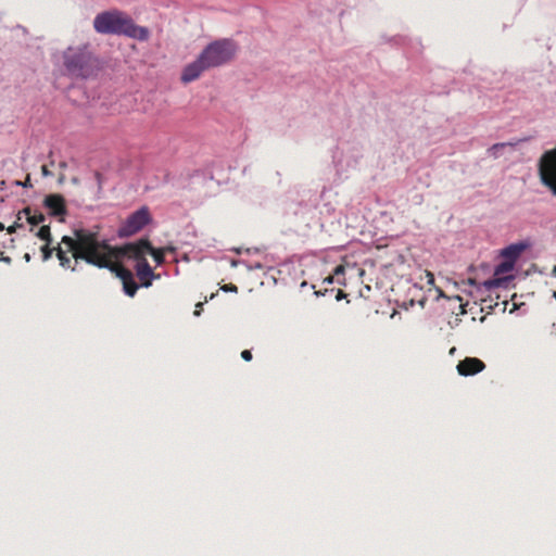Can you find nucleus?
<instances>
[{"instance_id": "nucleus-10", "label": "nucleus", "mask_w": 556, "mask_h": 556, "mask_svg": "<svg viewBox=\"0 0 556 556\" xmlns=\"http://www.w3.org/2000/svg\"><path fill=\"white\" fill-rule=\"evenodd\" d=\"M135 270H137L138 280L142 287L148 288L151 286V281L154 278L153 269L149 266L148 262L137 263L135 266Z\"/></svg>"}, {"instance_id": "nucleus-15", "label": "nucleus", "mask_w": 556, "mask_h": 556, "mask_svg": "<svg viewBox=\"0 0 556 556\" xmlns=\"http://www.w3.org/2000/svg\"><path fill=\"white\" fill-rule=\"evenodd\" d=\"M514 144L510 142H497L488 149V154L490 156L497 159L501 156V151H503L505 148H513Z\"/></svg>"}, {"instance_id": "nucleus-19", "label": "nucleus", "mask_w": 556, "mask_h": 556, "mask_svg": "<svg viewBox=\"0 0 556 556\" xmlns=\"http://www.w3.org/2000/svg\"><path fill=\"white\" fill-rule=\"evenodd\" d=\"M241 358H243L244 362H251V359H253V355L251 354V351L243 350L241 351Z\"/></svg>"}, {"instance_id": "nucleus-23", "label": "nucleus", "mask_w": 556, "mask_h": 556, "mask_svg": "<svg viewBox=\"0 0 556 556\" xmlns=\"http://www.w3.org/2000/svg\"><path fill=\"white\" fill-rule=\"evenodd\" d=\"M426 278H428V285H433V275L431 271H426Z\"/></svg>"}, {"instance_id": "nucleus-27", "label": "nucleus", "mask_w": 556, "mask_h": 556, "mask_svg": "<svg viewBox=\"0 0 556 556\" xmlns=\"http://www.w3.org/2000/svg\"><path fill=\"white\" fill-rule=\"evenodd\" d=\"M18 185H21V186H23L25 188L30 187L31 184L29 182V177H27V179H25L24 182H18Z\"/></svg>"}, {"instance_id": "nucleus-3", "label": "nucleus", "mask_w": 556, "mask_h": 556, "mask_svg": "<svg viewBox=\"0 0 556 556\" xmlns=\"http://www.w3.org/2000/svg\"><path fill=\"white\" fill-rule=\"evenodd\" d=\"M93 28L99 34L126 36L138 41L149 38L148 28L136 25L131 17L118 11L102 12L94 16Z\"/></svg>"}, {"instance_id": "nucleus-9", "label": "nucleus", "mask_w": 556, "mask_h": 556, "mask_svg": "<svg viewBox=\"0 0 556 556\" xmlns=\"http://www.w3.org/2000/svg\"><path fill=\"white\" fill-rule=\"evenodd\" d=\"M484 368L485 365L482 363L481 359L477 357H466L459 361L458 366H456L459 376L465 377L477 375L481 372Z\"/></svg>"}, {"instance_id": "nucleus-22", "label": "nucleus", "mask_w": 556, "mask_h": 556, "mask_svg": "<svg viewBox=\"0 0 556 556\" xmlns=\"http://www.w3.org/2000/svg\"><path fill=\"white\" fill-rule=\"evenodd\" d=\"M0 262H4V263H7V264H10V263H11V258H10V256H5V255H3V252H1V250H0Z\"/></svg>"}, {"instance_id": "nucleus-14", "label": "nucleus", "mask_w": 556, "mask_h": 556, "mask_svg": "<svg viewBox=\"0 0 556 556\" xmlns=\"http://www.w3.org/2000/svg\"><path fill=\"white\" fill-rule=\"evenodd\" d=\"M175 249L172 247H165L162 249H153L152 252L148 253V255H151L153 257V261H155L156 265H162L164 263V254L166 252H172Z\"/></svg>"}, {"instance_id": "nucleus-11", "label": "nucleus", "mask_w": 556, "mask_h": 556, "mask_svg": "<svg viewBox=\"0 0 556 556\" xmlns=\"http://www.w3.org/2000/svg\"><path fill=\"white\" fill-rule=\"evenodd\" d=\"M513 268H514L513 261L501 262L500 265L496 266V269H494V277H496V278H494L493 280H490L489 282H486V285L490 287L498 286V283L501 282V276L510 273L513 270Z\"/></svg>"}, {"instance_id": "nucleus-24", "label": "nucleus", "mask_w": 556, "mask_h": 556, "mask_svg": "<svg viewBox=\"0 0 556 556\" xmlns=\"http://www.w3.org/2000/svg\"><path fill=\"white\" fill-rule=\"evenodd\" d=\"M41 175L43 176H51V173L48 170L47 165L41 166Z\"/></svg>"}, {"instance_id": "nucleus-17", "label": "nucleus", "mask_w": 556, "mask_h": 556, "mask_svg": "<svg viewBox=\"0 0 556 556\" xmlns=\"http://www.w3.org/2000/svg\"><path fill=\"white\" fill-rule=\"evenodd\" d=\"M122 283H124L125 294L128 296H135L136 291L138 290V285L135 282V280L122 281Z\"/></svg>"}, {"instance_id": "nucleus-5", "label": "nucleus", "mask_w": 556, "mask_h": 556, "mask_svg": "<svg viewBox=\"0 0 556 556\" xmlns=\"http://www.w3.org/2000/svg\"><path fill=\"white\" fill-rule=\"evenodd\" d=\"M153 250L154 248L147 238H140L134 242L126 243L123 247H112L113 254H115V262H117L118 257H127L129 260H135L137 264L148 262L146 261V255Z\"/></svg>"}, {"instance_id": "nucleus-20", "label": "nucleus", "mask_w": 556, "mask_h": 556, "mask_svg": "<svg viewBox=\"0 0 556 556\" xmlns=\"http://www.w3.org/2000/svg\"><path fill=\"white\" fill-rule=\"evenodd\" d=\"M343 275H344V266L339 265V266L334 267V271H333L334 277H339V276H343Z\"/></svg>"}, {"instance_id": "nucleus-18", "label": "nucleus", "mask_w": 556, "mask_h": 556, "mask_svg": "<svg viewBox=\"0 0 556 556\" xmlns=\"http://www.w3.org/2000/svg\"><path fill=\"white\" fill-rule=\"evenodd\" d=\"M222 290L225 292H238V287L233 283H228L222 287Z\"/></svg>"}, {"instance_id": "nucleus-29", "label": "nucleus", "mask_w": 556, "mask_h": 556, "mask_svg": "<svg viewBox=\"0 0 556 556\" xmlns=\"http://www.w3.org/2000/svg\"><path fill=\"white\" fill-rule=\"evenodd\" d=\"M4 230V226L3 224L0 222V231H3Z\"/></svg>"}, {"instance_id": "nucleus-12", "label": "nucleus", "mask_w": 556, "mask_h": 556, "mask_svg": "<svg viewBox=\"0 0 556 556\" xmlns=\"http://www.w3.org/2000/svg\"><path fill=\"white\" fill-rule=\"evenodd\" d=\"M523 244H511L503 249V252H501V255H503L506 261L504 262H516V260L519 257V255L522 253Z\"/></svg>"}, {"instance_id": "nucleus-1", "label": "nucleus", "mask_w": 556, "mask_h": 556, "mask_svg": "<svg viewBox=\"0 0 556 556\" xmlns=\"http://www.w3.org/2000/svg\"><path fill=\"white\" fill-rule=\"evenodd\" d=\"M62 241L68 251H72L75 264H78V261H84L97 268L110 269L122 281L135 280L128 268L114 261L111 245L99 237L97 230L77 228L74 230V237L64 236Z\"/></svg>"}, {"instance_id": "nucleus-4", "label": "nucleus", "mask_w": 556, "mask_h": 556, "mask_svg": "<svg viewBox=\"0 0 556 556\" xmlns=\"http://www.w3.org/2000/svg\"><path fill=\"white\" fill-rule=\"evenodd\" d=\"M66 73L78 78L93 77L100 70L98 59L86 47H70L63 52Z\"/></svg>"}, {"instance_id": "nucleus-26", "label": "nucleus", "mask_w": 556, "mask_h": 556, "mask_svg": "<svg viewBox=\"0 0 556 556\" xmlns=\"http://www.w3.org/2000/svg\"><path fill=\"white\" fill-rule=\"evenodd\" d=\"M345 296L344 292L340 290H338L337 292V301H341V299H343Z\"/></svg>"}, {"instance_id": "nucleus-8", "label": "nucleus", "mask_w": 556, "mask_h": 556, "mask_svg": "<svg viewBox=\"0 0 556 556\" xmlns=\"http://www.w3.org/2000/svg\"><path fill=\"white\" fill-rule=\"evenodd\" d=\"M43 206H46L48 214L52 217H60V220L63 222V217L66 215V203L63 195L60 193L48 194L43 200Z\"/></svg>"}, {"instance_id": "nucleus-7", "label": "nucleus", "mask_w": 556, "mask_h": 556, "mask_svg": "<svg viewBox=\"0 0 556 556\" xmlns=\"http://www.w3.org/2000/svg\"><path fill=\"white\" fill-rule=\"evenodd\" d=\"M51 242H46V244H43V247H41V258H43V261H47L49 257H51V254L53 253V251H55L56 253V258H59V262H60V266L64 267V268H68L71 270H75V260L73 258V255L72 256H68L67 254L70 253L71 254V251L67 250L66 245L63 244V241L60 242V244L55 248H51L49 247Z\"/></svg>"}, {"instance_id": "nucleus-21", "label": "nucleus", "mask_w": 556, "mask_h": 556, "mask_svg": "<svg viewBox=\"0 0 556 556\" xmlns=\"http://www.w3.org/2000/svg\"><path fill=\"white\" fill-rule=\"evenodd\" d=\"M21 227V224L15 222L13 223V225L9 226V228H7V231H9V233H14L16 231L17 228Z\"/></svg>"}, {"instance_id": "nucleus-25", "label": "nucleus", "mask_w": 556, "mask_h": 556, "mask_svg": "<svg viewBox=\"0 0 556 556\" xmlns=\"http://www.w3.org/2000/svg\"><path fill=\"white\" fill-rule=\"evenodd\" d=\"M203 306L202 303L197 304V309H194V316H199L201 314V307Z\"/></svg>"}, {"instance_id": "nucleus-30", "label": "nucleus", "mask_w": 556, "mask_h": 556, "mask_svg": "<svg viewBox=\"0 0 556 556\" xmlns=\"http://www.w3.org/2000/svg\"><path fill=\"white\" fill-rule=\"evenodd\" d=\"M326 281L332 282V277H328V279H326Z\"/></svg>"}, {"instance_id": "nucleus-6", "label": "nucleus", "mask_w": 556, "mask_h": 556, "mask_svg": "<svg viewBox=\"0 0 556 556\" xmlns=\"http://www.w3.org/2000/svg\"><path fill=\"white\" fill-rule=\"evenodd\" d=\"M151 220L148 207L142 206L125 219L124 224L118 228V237L130 238L141 231Z\"/></svg>"}, {"instance_id": "nucleus-28", "label": "nucleus", "mask_w": 556, "mask_h": 556, "mask_svg": "<svg viewBox=\"0 0 556 556\" xmlns=\"http://www.w3.org/2000/svg\"><path fill=\"white\" fill-rule=\"evenodd\" d=\"M553 276L556 277V265L553 267Z\"/></svg>"}, {"instance_id": "nucleus-2", "label": "nucleus", "mask_w": 556, "mask_h": 556, "mask_svg": "<svg viewBox=\"0 0 556 556\" xmlns=\"http://www.w3.org/2000/svg\"><path fill=\"white\" fill-rule=\"evenodd\" d=\"M238 46L230 38H222L210 42L205 49L198 54L194 62L185 66L180 80L190 84L198 79L204 72L220 67L235 58Z\"/></svg>"}, {"instance_id": "nucleus-13", "label": "nucleus", "mask_w": 556, "mask_h": 556, "mask_svg": "<svg viewBox=\"0 0 556 556\" xmlns=\"http://www.w3.org/2000/svg\"><path fill=\"white\" fill-rule=\"evenodd\" d=\"M22 213H24V215L27 216V222L31 226H37L45 222L43 214H41L39 212L31 214V210H29V207H25L24 211H22Z\"/></svg>"}, {"instance_id": "nucleus-16", "label": "nucleus", "mask_w": 556, "mask_h": 556, "mask_svg": "<svg viewBox=\"0 0 556 556\" xmlns=\"http://www.w3.org/2000/svg\"><path fill=\"white\" fill-rule=\"evenodd\" d=\"M35 236H37L38 239L45 241L46 243H51V232L49 231L48 225H43L38 228L37 232H35Z\"/></svg>"}]
</instances>
